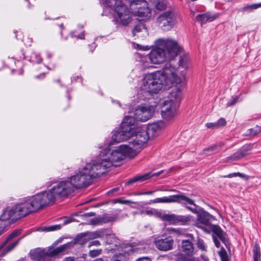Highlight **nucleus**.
<instances>
[{"label": "nucleus", "mask_w": 261, "mask_h": 261, "mask_svg": "<svg viewBox=\"0 0 261 261\" xmlns=\"http://www.w3.org/2000/svg\"><path fill=\"white\" fill-rule=\"evenodd\" d=\"M184 77V75L178 76L175 67L170 63H166L162 71L148 73L144 76L140 87V94L146 98L148 96L158 93L163 88H170L174 84L181 83Z\"/></svg>", "instance_id": "f257e3e1"}, {"label": "nucleus", "mask_w": 261, "mask_h": 261, "mask_svg": "<svg viewBox=\"0 0 261 261\" xmlns=\"http://www.w3.org/2000/svg\"><path fill=\"white\" fill-rule=\"evenodd\" d=\"M135 155L136 152L133 148L126 145H121L112 150L106 148L101 151L95 161L104 174L108 168L117 166L115 163L122 161L126 156L134 157Z\"/></svg>", "instance_id": "f03ea898"}, {"label": "nucleus", "mask_w": 261, "mask_h": 261, "mask_svg": "<svg viewBox=\"0 0 261 261\" xmlns=\"http://www.w3.org/2000/svg\"><path fill=\"white\" fill-rule=\"evenodd\" d=\"M101 169L95 161L88 163L79 169L78 172L72 176L69 180L74 189L86 187L92 182V180L103 174Z\"/></svg>", "instance_id": "7ed1b4c3"}, {"label": "nucleus", "mask_w": 261, "mask_h": 261, "mask_svg": "<svg viewBox=\"0 0 261 261\" xmlns=\"http://www.w3.org/2000/svg\"><path fill=\"white\" fill-rule=\"evenodd\" d=\"M74 191L70 180H66L56 182L51 189L41 194L47 205L54 202L57 198L67 197Z\"/></svg>", "instance_id": "20e7f679"}, {"label": "nucleus", "mask_w": 261, "mask_h": 261, "mask_svg": "<svg viewBox=\"0 0 261 261\" xmlns=\"http://www.w3.org/2000/svg\"><path fill=\"white\" fill-rule=\"evenodd\" d=\"M46 205L45 201L39 193L33 197L22 199L15 206L19 218H21L37 211Z\"/></svg>", "instance_id": "39448f33"}, {"label": "nucleus", "mask_w": 261, "mask_h": 261, "mask_svg": "<svg viewBox=\"0 0 261 261\" xmlns=\"http://www.w3.org/2000/svg\"><path fill=\"white\" fill-rule=\"evenodd\" d=\"M100 2L106 6L114 10V20L117 24L125 26L131 22L130 10L125 4L119 0H100Z\"/></svg>", "instance_id": "423d86ee"}, {"label": "nucleus", "mask_w": 261, "mask_h": 261, "mask_svg": "<svg viewBox=\"0 0 261 261\" xmlns=\"http://www.w3.org/2000/svg\"><path fill=\"white\" fill-rule=\"evenodd\" d=\"M71 243L65 244L56 248H37L30 253L31 258L34 261H51L52 258L60 254L71 245Z\"/></svg>", "instance_id": "0eeeda50"}, {"label": "nucleus", "mask_w": 261, "mask_h": 261, "mask_svg": "<svg viewBox=\"0 0 261 261\" xmlns=\"http://www.w3.org/2000/svg\"><path fill=\"white\" fill-rule=\"evenodd\" d=\"M131 127L132 135L129 138L130 141L128 146H130L135 150L136 155L139 151L138 150L143 147L148 140L149 133L146 126L136 127L134 123L131 125Z\"/></svg>", "instance_id": "6e6552de"}, {"label": "nucleus", "mask_w": 261, "mask_h": 261, "mask_svg": "<svg viewBox=\"0 0 261 261\" xmlns=\"http://www.w3.org/2000/svg\"><path fill=\"white\" fill-rule=\"evenodd\" d=\"M213 218V216L207 212H203L197 216V220L195 222V226L203 229H205L204 226H210L213 232L219 238L221 241L226 245L227 242L226 234L221 228L215 225H211L210 220Z\"/></svg>", "instance_id": "1a4fd4ad"}, {"label": "nucleus", "mask_w": 261, "mask_h": 261, "mask_svg": "<svg viewBox=\"0 0 261 261\" xmlns=\"http://www.w3.org/2000/svg\"><path fill=\"white\" fill-rule=\"evenodd\" d=\"M135 123V119L132 116H125L121 123V130L114 131L112 139L116 143L126 141L132 135L131 125Z\"/></svg>", "instance_id": "9d476101"}, {"label": "nucleus", "mask_w": 261, "mask_h": 261, "mask_svg": "<svg viewBox=\"0 0 261 261\" xmlns=\"http://www.w3.org/2000/svg\"><path fill=\"white\" fill-rule=\"evenodd\" d=\"M155 45L165 50L170 60L176 56L182 49L177 41L171 38L159 39L155 41Z\"/></svg>", "instance_id": "9b49d317"}, {"label": "nucleus", "mask_w": 261, "mask_h": 261, "mask_svg": "<svg viewBox=\"0 0 261 261\" xmlns=\"http://www.w3.org/2000/svg\"><path fill=\"white\" fill-rule=\"evenodd\" d=\"M178 14L173 10L167 11L161 14L157 18L159 26L164 31L172 29L177 23Z\"/></svg>", "instance_id": "f8f14e48"}, {"label": "nucleus", "mask_w": 261, "mask_h": 261, "mask_svg": "<svg viewBox=\"0 0 261 261\" xmlns=\"http://www.w3.org/2000/svg\"><path fill=\"white\" fill-rule=\"evenodd\" d=\"M129 9L134 15L148 18L151 15L147 3L145 0H132L129 2Z\"/></svg>", "instance_id": "ddd939ff"}, {"label": "nucleus", "mask_w": 261, "mask_h": 261, "mask_svg": "<svg viewBox=\"0 0 261 261\" xmlns=\"http://www.w3.org/2000/svg\"><path fill=\"white\" fill-rule=\"evenodd\" d=\"M154 108L153 106L149 105H141L138 106L135 109L134 116L129 115L133 117L135 119L141 121H146L150 119L154 114Z\"/></svg>", "instance_id": "4468645a"}, {"label": "nucleus", "mask_w": 261, "mask_h": 261, "mask_svg": "<svg viewBox=\"0 0 261 261\" xmlns=\"http://www.w3.org/2000/svg\"><path fill=\"white\" fill-rule=\"evenodd\" d=\"M177 105L173 99L165 100L161 103V114L163 118L169 120L176 115Z\"/></svg>", "instance_id": "2eb2a0df"}, {"label": "nucleus", "mask_w": 261, "mask_h": 261, "mask_svg": "<svg viewBox=\"0 0 261 261\" xmlns=\"http://www.w3.org/2000/svg\"><path fill=\"white\" fill-rule=\"evenodd\" d=\"M148 58L150 63L153 64H161L168 59L166 51L156 45L155 48L149 53Z\"/></svg>", "instance_id": "dca6fc26"}, {"label": "nucleus", "mask_w": 261, "mask_h": 261, "mask_svg": "<svg viewBox=\"0 0 261 261\" xmlns=\"http://www.w3.org/2000/svg\"><path fill=\"white\" fill-rule=\"evenodd\" d=\"M181 75H184V77L183 80L181 83L178 84H174L173 85L172 87L174 86V88L172 90V91L170 94V96L169 99H173L176 105H177L180 100L181 92L182 90L183 84L185 80V74L182 73V71L181 72V74L180 75H177L178 76H180Z\"/></svg>", "instance_id": "f3484780"}, {"label": "nucleus", "mask_w": 261, "mask_h": 261, "mask_svg": "<svg viewBox=\"0 0 261 261\" xmlns=\"http://www.w3.org/2000/svg\"><path fill=\"white\" fill-rule=\"evenodd\" d=\"M252 145L247 144L243 146L240 150L226 159V162H231L239 160L248 154V152L251 149Z\"/></svg>", "instance_id": "a211bd4d"}, {"label": "nucleus", "mask_w": 261, "mask_h": 261, "mask_svg": "<svg viewBox=\"0 0 261 261\" xmlns=\"http://www.w3.org/2000/svg\"><path fill=\"white\" fill-rule=\"evenodd\" d=\"M19 218L15 205L5 208L0 216L2 221H7L10 219L16 220Z\"/></svg>", "instance_id": "6ab92c4d"}, {"label": "nucleus", "mask_w": 261, "mask_h": 261, "mask_svg": "<svg viewBox=\"0 0 261 261\" xmlns=\"http://www.w3.org/2000/svg\"><path fill=\"white\" fill-rule=\"evenodd\" d=\"M174 202H177L184 205L187 208L193 213L196 212V209L187 206V205H196L194 201L184 194L174 195Z\"/></svg>", "instance_id": "aec40b11"}, {"label": "nucleus", "mask_w": 261, "mask_h": 261, "mask_svg": "<svg viewBox=\"0 0 261 261\" xmlns=\"http://www.w3.org/2000/svg\"><path fill=\"white\" fill-rule=\"evenodd\" d=\"M189 57L187 55H184L181 56L179 58V59L178 62V68L177 69L173 65L172 63L171 62L170 63L172 65L175 67L177 71V74L180 75L181 74V72L182 71V73L185 74L186 76L185 71L187 70L189 67Z\"/></svg>", "instance_id": "412c9836"}, {"label": "nucleus", "mask_w": 261, "mask_h": 261, "mask_svg": "<svg viewBox=\"0 0 261 261\" xmlns=\"http://www.w3.org/2000/svg\"><path fill=\"white\" fill-rule=\"evenodd\" d=\"M173 240L171 238L161 239L155 242V246L162 251H168L172 248Z\"/></svg>", "instance_id": "4be33fe9"}, {"label": "nucleus", "mask_w": 261, "mask_h": 261, "mask_svg": "<svg viewBox=\"0 0 261 261\" xmlns=\"http://www.w3.org/2000/svg\"><path fill=\"white\" fill-rule=\"evenodd\" d=\"M105 231L104 230H98L89 233H83L81 234L82 238H81V240L79 241V243L81 245H83L87 240H93L96 238L102 239L105 238Z\"/></svg>", "instance_id": "5701e85b"}, {"label": "nucleus", "mask_w": 261, "mask_h": 261, "mask_svg": "<svg viewBox=\"0 0 261 261\" xmlns=\"http://www.w3.org/2000/svg\"><path fill=\"white\" fill-rule=\"evenodd\" d=\"M105 240L106 243L112 245L114 244L115 247H110V250H120V249H122L123 247L121 246L119 240L116 238L114 234H108L105 231V238L102 239Z\"/></svg>", "instance_id": "b1692460"}, {"label": "nucleus", "mask_w": 261, "mask_h": 261, "mask_svg": "<svg viewBox=\"0 0 261 261\" xmlns=\"http://www.w3.org/2000/svg\"><path fill=\"white\" fill-rule=\"evenodd\" d=\"M218 14H211L206 13L204 14H199L195 17V20L200 22L202 25L207 22H212L219 17Z\"/></svg>", "instance_id": "393cba45"}, {"label": "nucleus", "mask_w": 261, "mask_h": 261, "mask_svg": "<svg viewBox=\"0 0 261 261\" xmlns=\"http://www.w3.org/2000/svg\"><path fill=\"white\" fill-rule=\"evenodd\" d=\"M181 250L188 255L194 253V248L193 244L189 239L183 240L181 242Z\"/></svg>", "instance_id": "a878e982"}, {"label": "nucleus", "mask_w": 261, "mask_h": 261, "mask_svg": "<svg viewBox=\"0 0 261 261\" xmlns=\"http://www.w3.org/2000/svg\"><path fill=\"white\" fill-rule=\"evenodd\" d=\"M113 218L107 215H103L102 216L94 218L90 220L89 224L94 225H100L102 223H108L112 221Z\"/></svg>", "instance_id": "bb28decb"}, {"label": "nucleus", "mask_w": 261, "mask_h": 261, "mask_svg": "<svg viewBox=\"0 0 261 261\" xmlns=\"http://www.w3.org/2000/svg\"><path fill=\"white\" fill-rule=\"evenodd\" d=\"M133 34L134 36H141L140 34H142L143 35L147 34V31L145 26L143 23H139L136 25L133 31Z\"/></svg>", "instance_id": "cd10ccee"}, {"label": "nucleus", "mask_w": 261, "mask_h": 261, "mask_svg": "<svg viewBox=\"0 0 261 261\" xmlns=\"http://www.w3.org/2000/svg\"><path fill=\"white\" fill-rule=\"evenodd\" d=\"M150 177V173H147L143 175L137 176L129 180L127 182V185H132L137 181H143L149 179Z\"/></svg>", "instance_id": "c85d7f7f"}, {"label": "nucleus", "mask_w": 261, "mask_h": 261, "mask_svg": "<svg viewBox=\"0 0 261 261\" xmlns=\"http://www.w3.org/2000/svg\"><path fill=\"white\" fill-rule=\"evenodd\" d=\"M122 252L118 254H116L113 257V261H127L128 259V253L126 251H122L121 250Z\"/></svg>", "instance_id": "c756f323"}, {"label": "nucleus", "mask_w": 261, "mask_h": 261, "mask_svg": "<svg viewBox=\"0 0 261 261\" xmlns=\"http://www.w3.org/2000/svg\"><path fill=\"white\" fill-rule=\"evenodd\" d=\"M253 261H261V254L260 247L257 243H255L253 247Z\"/></svg>", "instance_id": "7c9ffc66"}, {"label": "nucleus", "mask_w": 261, "mask_h": 261, "mask_svg": "<svg viewBox=\"0 0 261 261\" xmlns=\"http://www.w3.org/2000/svg\"><path fill=\"white\" fill-rule=\"evenodd\" d=\"M152 203H173L174 195L157 198L151 201Z\"/></svg>", "instance_id": "2f4dec72"}, {"label": "nucleus", "mask_w": 261, "mask_h": 261, "mask_svg": "<svg viewBox=\"0 0 261 261\" xmlns=\"http://www.w3.org/2000/svg\"><path fill=\"white\" fill-rule=\"evenodd\" d=\"M192 216L190 215L188 216H182L177 215V224H180L181 225H186L191 220Z\"/></svg>", "instance_id": "473e14b6"}, {"label": "nucleus", "mask_w": 261, "mask_h": 261, "mask_svg": "<svg viewBox=\"0 0 261 261\" xmlns=\"http://www.w3.org/2000/svg\"><path fill=\"white\" fill-rule=\"evenodd\" d=\"M164 123L162 122H158L150 125L148 127H147V130L148 133L150 131L156 132L162 129Z\"/></svg>", "instance_id": "72a5a7b5"}, {"label": "nucleus", "mask_w": 261, "mask_h": 261, "mask_svg": "<svg viewBox=\"0 0 261 261\" xmlns=\"http://www.w3.org/2000/svg\"><path fill=\"white\" fill-rule=\"evenodd\" d=\"M177 215L175 214L164 215L163 217V220L168 221L172 224H177Z\"/></svg>", "instance_id": "f704fd0d"}, {"label": "nucleus", "mask_w": 261, "mask_h": 261, "mask_svg": "<svg viewBox=\"0 0 261 261\" xmlns=\"http://www.w3.org/2000/svg\"><path fill=\"white\" fill-rule=\"evenodd\" d=\"M196 244L197 245V248H198L200 250L202 251H207V246L205 245L204 241L199 237H197Z\"/></svg>", "instance_id": "c9c22d12"}, {"label": "nucleus", "mask_w": 261, "mask_h": 261, "mask_svg": "<svg viewBox=\"0 0 261 261\" xmlns=\"http://www.w3.org/2000/svg\"><path fill=\"white\" fill-rule=\"evenodd\" d=\"M170 231L171 233H175L177 234L179 236H184L189 237V238H191V240H194V238L191 234H186L181 229H175V228H171L170 229Z\"/></svg>", "instance_id": "e433bc0d"}, {"label": "nucleus", "mask_w": 261, "mask_h": 261, "mask_svg": "<svg viewBox=\"0 0 261 261\" xmlns=\"http://www.w3.org/2000/svg\"><path fill=\"white\" fill-rule=\"evenodd\" d=\"M218 254L220 256L221 261H229L227 252L224 248H222L218 252Z\"/></svg>", "instance_id": "4c0bfd02"}, {"label": "nucleus", "mask_w": 261, "mask_h": 261, "mask_svg": "<svg viewBox=\"0 0 261 261\" xmlns=\"http://www.w3.org/2000/svg\"><path fill=\"white\" fill-rule=\"evenodd\" d=\"M20 233V231L16 230L13 231L8 237L6 240L4 241V244H6L10 240H12L14 238L18 236Z\"/></svg>", "instance_id": "58836bf2"}, {"label": "nucleus", "mask_w": 261, "mask_h": 261, "mask_svg": "<svg viewBox=\"0 0 261 261\" xmlns=\"http://www.w3.org/2000/svg\"><path fill=\"white\" fill-rule=\"evenodd\" d=\"M60 228L61 226L60 225H55L49 227L41 228V230L45 231H51L60 229Z\"/></svg>", "instance_id": "ea45409f"}, {"label": "nucleus", "mask_w": 261, "mask_h": 261, "mask_svg": "<svg viewBox=\"0 0 261 261\" xmlns=\"http://www.w3.org/2000/svg\"><path fill=\"white\" fill-rule=\"evenodd\" d=\"M177 261H194V258L186 257L181 253H179L177 254L176 257Z\"/></svg>", "instance_id": "a19ab883"}, {"label": "nucleus", "mask_w": 261, "mask_h": 261, "mask_svg": "<svg viewBox=\"0 0 261 261\" xmlns=\"http://www.w3.org/2000/svg\"><path fill=\"white\" fill-rule=\"evenodd\" d=\"M259 7H261V3L247 6L244 8V10L251 11L254 9H256Z\"/></svg>", "instance_id": "79ce46f5"}, {"label": "nucleus", "mask_w": 261, "mask_h": 261, "mask_svg": "<svg viewBox=\"0 0 261 261\" xmlns=\"http://www.w3.org/2000/svg\"><path fill=\"white\" fill-rule=\"evenodd\" d=\"M156 7L158 10H165L167 7V2L166 1H159L156 4Z\"/></svg>", "instance_id": "37998d69"}, {"label": "nucleus", "mask_w": 261, "mask_h": 261, "mask_svg": "<svg viewBox=\"0 0 261 261\" xmlns=\"http://www.w3.org/2000/svg\"><path fill=\"white\" fill-rule=\"evenodd\" d=\"M101 249L93 250L90 251L89 254L90 256L94 257L99 255L101 253Z\"/></svg>", "instance_id": "c03bdc74"}, {"label": "nucleus", "mask_w": 261, "mask_h": 261, "mask_svg": "<svg viewBox=\"0 0 261 261\" xmlns=\"http://www.w3.org/2000/svg\"><path fill=\"white\" fill-rule=\"evenodd\" d=\"M236 176H240V177H241L242 178H245L246 179H248V176H247V175H246L245 174H242V173H239V172L234 173H232V174H230L228 176L229 177H232Z\"/></svg>", "instance_id": "a18cd8bd"}, {"label": "nucleus", "mask_w": 261, "mask_h": 261, "mask_svg": "<svg viewBox=\"0 0 261 261\" xmlns=\"http://www.w3.org/2000/svg\"><path fill=\"white\" fill-rule=\"evenodd\" d=\"M216 148H217L216 145H214L212 146L206 148L204 149L203 150L204 153L206 155H209V154L207 153L206 152L213 151L214 150H215L216 149Z\"/></svg>", "instance_id": "49530a36"}, {"label": "nucleus", "mask_w": 261, "mask_h": 261, "mask_svg": "<svg viewBox=\"0 0 261 261\" xmlns=\"http://www.w3.org/2000/svg\"><path fill=\"white\" fill-rule=\"evenodd\" d=\"M226 123V122L225 120L223 118H221L217 122V124L218 127H219L220 126H224V125H225Z\"/></svg>", "instance_id": "de8ad7c7"}, {"label": "nucleus", "mask_w": 261, "mask_h": 261, "mask_svg": "<svg viewBox=\"0 0 261 261\" xmlns=\"http://www.w3.org/2000/svg\"><path fill=\"white\" fill-rule=\"evenodd\" d=\"M238 98L239 97L238 96L232 97V100L231 102H228L227 103V107H230L235 105L238 101Z\"/></svg>", "instance_id": "09e8293b"}, {"label": "nucleus", "mask_w": 261, "mask_h": 261, "mask_svg": "<svg viewBox=\"0 0 261 261\" xmlns=\"http://www.w3.org/2000/svg\"><path fill=\"white\" fill-rule=\"evenodd\" d=\"M115 202L127 204L130 203V201L128 200H124L121 198H119L115 200Z\"/></svg>", "instance_id": "8fccbe9b"}, {"label": "nucleus", "mask_w": 261, "mask_h": 261, "mask_svg": "<svg viewBox=\"0 0 261 261\" xmlns=\"http://www.w3.org/2000/svg\"><path fill=\"white\" fill-rule=\"evenodd\" d=\"M99 245H100L99 241L95 240V241H92L91 242H90L88 244V247H90L91 246H99Z\"/></svg>", "instance_id": "3c124183"}, {"label": "nucleus", "mask_w": 261, "mask_h": 261, "mask_svg": "<svg viewBox=\"0 0 261 261\" xmlns=\"http://www.w3.org/2000/svg\"><path fill=\"white\" fill-rule=\"evenodd\" d=\"M154 213V211L153 210H146V211H141L140 212L141 214H145L148 215H151Z\"/></svg>", "instance_id": "603ef678"}, {"label": "nucleus", "mask_w": 261, "mask_h": 261, "mask_svg": "<svg viewBox=\"0 0 261 261\" xmlns=\"http://www.w3.org/2000/svg\"><path fill=\"white\" fill-rule=\"evenodd\" d=\"M206 126L208 128H217V122L215 123H207L206 124Z\"/></svg>", "instance_id": "864d4df0"}, {"label": "nucleus", "mask_w": 261, "mask_h": 261, "mask_svg": "<svg viewBox=\"0 0 261 261\" xmlns=\"http://www.w3.org/2000/svg\"><path fill=\"white\" fill-rule=\"evenodd\" d=\"M136 261H151V259L148 257H142L138 258Z\"/></svg>", "instance_id": "5fc2aeb1"}, {"label": "nucleus", "mask_w": 261, "mask_h": 261, "mask_svg": "<svg viewBox=\"0 0 261 261\" xmlns=\"http://www.w3.org/2000/svg\"><path fill=\"white\" fill-rule=\"evenodd\" d=\"M213 241L215 243V246L217 247V248H219L220 247V242L218 240V239L216 238V237L214 236H213Z\"/></svg>", "instance_id": "6e6d98bb"}, {"label": "nucleus", "mask_w": 261, "mask_h": 261, "mask_svg": "<svg viewBox=\"0 0 261 261\" xmlns=\"http://www.w3.org/2000/svg\"><path fill=\"white\" fill-rule=\"evenodd\" d=\"M95 215V214L94 213L90 212V213L84 214V215H83V216L87 218V217L94 216Z\"/></svg>", "instance_id": "4d7b16f0"}, {"label": "nucleus", "mask_w": 261, "mask_h": 261, "mask_svg": "<svg viewBox=\"0 0 261 261\" xmlns=\"http://www.w3.org/2000/svg\"><path fill=\"white\" fill-rule=\"evenodd\" d=\"M63 261H76L73 257H67Z\"/></svg>", "instance_id": "13d9d810"}, {"label": "nucleus", "mask_w": 261, "mask_h": 261, "mask_svg": "<svg viewBox=\"0 0 261 261\" xmlns=\"http://www.w3.org/2000/svg\"><path fill=\"white\" fill-rule=\"evenodd\" d=\"M163 172V170H162L160 172H158L157 173H154L152 175H151V177L152 176H159Z\"/></svg>", "instance_id": "bf43d9fd"}, {"label": "nucleus", "mask_w": 261, "mask_h": 261, "mask_svg": "<svg viewBox=\"0 0 261 261\" xmlns=\"http://www.w3.org/2000/svg\"><path fill=\"white\" fill-rule=\"evenodd\" d=\"M154 191H147L144 193H142L141 194L143 195H151L154 193Z\"/></svg>", "instance_id": "052dcab7"}, {"label": "nucleus", "mask_w": 261, "mask_h": 261, "mask_svg": "<svg viewBox=\"0 0 261 261\" xmlns=\"http://www.w3.org/2000/svg\"><path fill=\"white\" fill-rule=\"evenodd\" d=\"M71 222V220L67 218H65L64 224H66Z\"/></svg>", "instance_id": "680f3d73"}, {"label": "nucleus", "mask_w": 261, "mask_h": 261, "mask_svg": "<svg viewBox=\"0 0 261 261\" xmlns=\"http://www.w3.org/2000/svg\"><path fill=\"white\" fill-rule=\"evenodd\" d=\"M78 38H80V39H84V33H82L80 36L77 37Z\"/></svg>", "instance_id": "e2e57ef3"}, {"label": "nucleus", "mask_w": 261, "mask_h": 261, "mask_svg": "<svg viewBox=\"0 0 261 261\" xmlns=\"http://www.w3.org/2000/svg\"><path fill=\"white\" fill-rule=\"evenodd\" d=\"M93 261H103V260L102 258H97L96 259H95Z\"/></svg>", "instance_id": "0e129e2a"}, {"label": "nucleus", "mask_w": 261, "mask_h": 261, "mask_svg": "<svg viewBox=\"0 0 261 261\" xmlns=\"http://www.w3.org/2000/svg\"><path fill=\"white\" fill-rule=\"evenodd\" d=\"M252 130H251V133L253 135H255L257 134V132H252Z\"/></svg>", "instance_id": "69168bd1"}, {"label": "nucleus", "mask_w": 261, "mask_h": 261, "mask_svg": "<svg viewBox=\"0 0 261 261\" xmlns=\"http://www.w3.org/2000/svg\"><path fill=\"white\" fill-rule=\"evenodd\" d=\"M117 190H118V188L113 189V191H116Z\"/></svg>", "instance_id": "338daca9"}, {"label": "nucleus", "mask_w": 261, "mask_h": 261, "mask_svg": "<svg viewBox=\"0 0 261 261\" xmlns=\"http://www.w3.org/2000/svg\"><path fill=\"white\" fill-rule=\"evenodd\" d=\"M140 11H143V12L144 11L143 10V9H140Z\"/></svg>", "instance_id": "774afa93"}]
</instances>
